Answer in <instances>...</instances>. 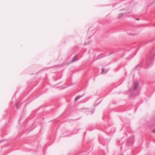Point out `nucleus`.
Instances as JSON below:
<instances>
[{"label":"nucleus","instance_id":"obj_8","mask_svg":"<svg viewBox=\"0 0 155 155\" xmlns=\"http://www.w3.org/2000/svg\"><path fill=\"white\" fill-rule=\"evenodd\" d=\"M136 19L137 20H140V19L139 18H137Z\"/></svg>","mask_w":155,"mask_h":155},{"label":"nucleus","instance_id":"obj_6","mask_svg":"<svg viewBox=\"0 0 155 155\" xmlns=\"http://www.w3.org/2000/svg\"><path fill=\"white\" fill-rule=\"evenodd\" d=\"M155 58V55H154L153 57H152V58H151L152 59H153Z\"/></svg>","mask_w":155,"mask_h":155},{"label":"nucleus","instance_id":"obj_4","mask_svg":"<svg viewBox=\"0 0 155 155\" xmlns=\"http://www.w3.org/2000/svg\"><path fill=\"white\" fill-rule=\"evenodd\" d=\"M124 15V14L123 13L120 14L118 16V18H121Z\"/></svg>","mask_w":155,"mask_h":155},{"label":"nucleus","instance_id":"obj_1","mask_svg":"<svg viewBox=\"0 0 155 155\" xmlns=\"http://www.w3.org/2000/svg\"><path fill=\"white\" fill-rule=\"evenodd\" d=\"M138 85H139V84L137 82L135 83V86L134 87V90H135L137 89V87L138 86Z\"/></svg>","mask_w":155,"mask_h":155},{"label":"nucleus","instance_id":"obj_7","mask_svg":"<svg viewBox=\"0 0 155 155\" xmlns=\"http://www.w3.org/2000/svg\"><path fill=\"white\" fill-rule=\"evenodd\" d=\"M18 105H19L18 104H18H17V105H16V107H17V108H18V107H18Z\"/></svg>","mask_w":155,"mask_h":155},{"label":"nucleus","instance_id":"obj_2","mask_svg":"<svg viewBox=\"0 0 155 155\" xmlns=\"http://www.w3.org/2000/svg\"><path fill=\"white\" fill-rule=\"evenodd\" d=\"M78 56H76L74 58V59L72 60L71 61L72 62H73L74 61H75L78 60V59L77 58Z\"/></svg>","mask_w":155,"mask_h":155},{"label":"nucleus","instance_id":"obj_3","mask_svg":"<svg viewBox=\"0 0 155 155\" xmlns=\"http://www.w3.org/2000/svg\"><path fill=\"white\" fill-rule=\"evenodd\" d=\"M83 96V95L79 96H77L75 98V101H76L78 100L79 98Z\"/></svg>","mask_w":155,"mask_h":155},{"label":"nucleus","instance_id":"obj_9","mask_svg":"<svg viewBox=\"0 0 155 155\" xmlns=\"http://www.w3.org/2000/svg\"><path fill=\"white\" fill-rule=\"evenodd\" d=\"M153 131V132H155V130H154Z\"/></svg>","mask_w":155,"mask_h":155},{"label":"nucleus","instance_id":"obj_5","mask_svg":"<svg viewBox=\"0 0 155 155\" xmlns=\"http://www.w3.org/2000/svg\"><path fill=\"white\" fill-rule=\"evenodd\" d=\"M102 73H103L104 72L105 69L104 68H102Z\"/></svg>","mask_w":155,"mask_h":155}]
</instances>
